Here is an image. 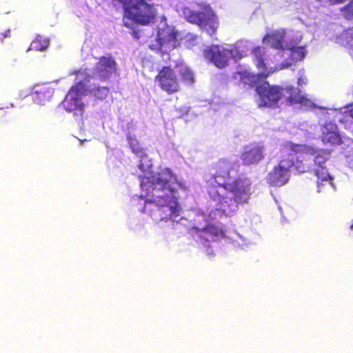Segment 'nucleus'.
I'll return each instance as SVG.
<instances>
[{"label":"nucleus","instance_id":"1","mask_svg":"<svg viewBox=\"0 0 353 353\" xmlns=\"http://www.w3.org/2000/svg\"><path fill=\"white\" fill-rule=\"evenodd\" d=\"M176 176L170 168H164L143 177L141 188L150 198L145 201L142 212L156 220H168L179 215Z\"/></svg>","mask_w":353,"mask_h":353},{"label":"nucleus","instance_id":"2","mask_svg":"<svg viewBox=\"0 0 353 353\" xmlns=\"http://www.w3.org/2000/svg\"><path fill=\"white\" fill-rule=\"evenodd\" d=\"M188 85L194 83V74L188 66H182L178 70V74L170 66H163L157 72L154 81L160 89L168 95L179 92L181 90V82Z\"/></svg>","mask_w":353,"mask_h":353},{"label":"nucleus","instance_id":"3","mask_svg":"<svg viewBox=\"0 0 353 353\" xmlns=\"http://www.w3.org/2000/svg\"><path fill=\"white\" fill-rule=\"evenodd\" d=\"M123 7L125 16L137 24L148 26L153 23L157 10L152 0H117Z\"/></svg>","mask_w":353,"mask_h":353},{"label":"nucleus","instance_id":"4","mask_svg":"<svg viewBox=\"0 0 353 353\" xmlns=\"http://www.w3.org/2000/svg\"><path fill=\"white\" fill-rule=\"evenodd\" d=\"M241 181L240 179H235L230 181L229 173L228 171H222L216 174L208 181L207 191L210 198L223 204L226 203V194L230 192L236 196L241 192Z\"/></svg>","mask_w":353,"mask_h":353},{"label":"nucleus","instance_id":"5","mask_svg":"<svg viewBox=\"0 0 353 353\" xmlns=\"http://www.w3.org/2000/svg\"><path fill=\"white\" fill-rule=\"evenodd\" d=\"M283 150L288 152L285 158L291 169L299 174L313 172L310 145L287 141Z\"/></svg>","mask_w":353,"mask_h":353},{"label":"nucleus","instance_id":"6","mask_svg":"<svg viewBox=\"0 0 353 353\" xmlns=\"http://www.w3.org/2000/svg\"><path fill=\"white\" fill-rule=\"evenodd\" d=\"M310 150L312 161L313 163V173L317 177V191L321 192L324 187L332 185L333 178L330 174L325 163L330 158V153L328 150L317 148L310 145Z\"/></svg>","mask_w":353,"mask_h":353},{"label":"nucleus","instance_id":"7","mask_svg":"<svg viewBox=\"0 0 353 353\" xmlns=\"http://www.w3.org/2000/svg\"><path fill=\"white\" fill-rule=\"evenodd\" d=\"M205 57L219 68H223L228 65L231 57L235 61H240L243 57L239 48L236 45L226 48L221 45H212L204 50Z\"/></svg>","mask_w":353,"mask_h":353},{"label":"nucleus","instance_id":"8","mask_svg":"<svg viewBox=\"0 0 353 353\" xmlns=\"http://www.w3.org/2000/svg\"><path fill=\"white\" fill-rule=\"evenodd\" d=\"M252 53L255 65L261 72L253 74L244 71V84L254 88L256 93H257V88L263 85L264 82H268L266 79L276 70V69L273 70H268L264 61L265 52L262 48L256 47L254 48Z\"/></svg>","mask_w":353,"mask_h":353},{"label":"nucleus","instance_id":"9","mask_svg":"<svg viewBox=\"0 0 353 353\" xmlns=\"http://www.w3.org/2000/svg\"><path fill=\"white\" fill-rule=\"evenodd\" d=\"M283 92V87L264 82L257 88L258 106L270 109L279 108Z\"/></svg>","mask_w":353,"mask_h":353},{"label":"nucleus","instance_id":"10","mask_svg":"<svg viewBox=\"0 0 353 353\" xmlns=\"http://www.w3.org/2000/svg\"><path fill=\"white\" fill-rule=\"evenodd\" d=\"M118 74V65L111 55L97 58L93 68V75L100 81H108L113 75Z\"/></svg>","mask_w":353,"mask_h":353},{"label":"nucleus","instance_id":"11","mask_svg":"<svg viewBox=\"0 0 353 353\" xmlns=\"http://www.w3.org/2000/svg\"><path fill=\"white\" fill-rule=\"evenodd\" d=\"M291 168L285 157H283L266 176L267 183L274 187L285 185L291 176Z\"/></svg>","mask_w":353,"mask_h":353},{"label":"nucleus","instance_id":"12","mask_svg":"<svg viewBox=\"0 0 353 353\" xmlns=\"http://www.w3.org/2000/svg\"><path fill=\"white\" fill-rule=\"evenodd\" d=\"M177 32L173 27L163 24L158 28L156 43L150 46L152 50H161L163 48L174 49L177 43Z\"/></svg>","mask_w":353,"mask_h":353},{"label":"nucleus","instance_id":"13","mask_svg":"<svg viewBox=\"0 0 353 353\" xmlns=\"http://www.w3.org/2000/svg\"><path fill=\"white\" fill-rule=\"evenodd\" d=\"M284 92L288 94L285 99V103L287 105H300L301 106L311 108L314 107V103L302 94L301 90L292 85H288L283 88Z\"/></svg>","mask_w":353,"mask_h":353},{"label":"nucleus","instance_id":"14","mask_svg":"<svg viewBox=\"0 0 353 353\" xmlns=\"http://www.w3.org/2000/svg\"><path fill=\"white\" fill-rule=\"evenodd\" d=\"M263 146L257 143L248 145L244 149V165L259 163L264 158Z\"/></svg>","mask_w":353,"mask_h":353},{"label":"nucleus","instance_id":"15","mask_svg":"<svg viewBox=\"0 0 353 353\" xmlns=\"http://www.w3.org/2000/svg\"><path fill=\"white\" fill-rule=\"evenodd\" d=\"M62 103L67 112H74L75 116L82 117L84 112V104L81 99L67 94Z\"/></svg>","mask_w":353,"mask_h":353},{"label":"nucleus","instance_id":"16","mask_svg":"<svg viewBox=\"0 0 353 353\" xmlns=\"http://www.w3.org/2000/svg\"><path fill=\"white\" fill-rule=\"evenodd\" d=\"M290 59L291 62H283L280 63L275 69L276 70H283L289 68L292 65V63H296L297 61H301L304 59L306 54V50L305 47L303 46H294L290 48Z\"/></svg>","mask_w":353,"mask_h":353},{"label":"nucleus","instance_id":"17","mask_svg":"<svg viewBox=\"0 0 353 353\" xmlns=\"http://www.w3.org/2000/svg\"><path fill=\"white\" fill-rule=\"evenodd\" d=\"M209 14L208 12L194 11L190 9H185L183 11L184 17L186 21L191 23L196 24L200 27L208 21Z\"/></svg>","mask_w":353,"mask_h":353},{"label":"nucleus","instance_id":"18","mask_svg":"<svg viewBox=\"0 0 353 353\" xmlns=\"http://www.w3.org/2000/svg\"><path fill=\"white\" fill-rule=\"evenodd\" d=\"M34 94L35 99L40 103H43L46 101L52 98L54 94V89L48 83H43L37 85L34 87Z\"/></svg>","mask_w":353,"mask_h":353},{"label":"nucleus","instance_id":"19","mask_svg":"<svg viewBox=\"0 0 353 353\" xmlns=\"http://www.w3.org/2000/svg\"><path fill=\"white\" fill-rule=\"evenodd\" d=\"M322 140L324 143H328L332 145H339L341 143V139L335 130H328L327 128L323 130Z\"/></svg>","mask_w":353,"mask_h":353},{"label":"nucleus","instance_id":"20","mask_svg":"<svg viewBox=\"0 0 353 353\" xmlns=\"http://www.w3.org/2000/svg\"><path fill=\"white\" fill-rule=\"evenodd\" d=\"M49 46V40L40 34L36 35L35 38L32 41L29 50L36 51L46 50Z\"/></svg>","mask_w":353,"mask_h":353},{"label":"nucleus","instance_id":"21","mask_svg":"<svg viewBox=\"0 0 353 353\" xmlns=\"http://www.w3.org/2000/svg\"><path fill=\"white\" fill-rule=\"evenodd\" d=\"M92 97L97 100H104L107 98L110 93V90L105 86H94L89 90Z\"/></svg>","mask_w":353,"mask_h":353},{"label":"nucleus","instance_id":"22","mask_svg":"<svg viewBox=\"0 0 353 353\" xmlns=\"http://www.w3.org/2000/svg\"><path fill=\"white\" fill-rule=\"evenodd\" d=\"M202 28L205 29L208 34L210 36H212L216 34L217 28H218V21L212 14H209L208 21L203 26H201Z\"/></svg>","mask_w":353,"mask_h":353},{"label":"nucleus","instance_id":"23","mask_svg":"<svg viewBox=\"0 0 353 353\" xmlns=\"http://www.w3.org/2000/svg\"><path fill=\"white\" fill-rule=\"evenodd\" d=\"M86 85L82 81H79L74 83L68 90V94H71L72 97H77L81 99L83 95L85 94Z\"/></svg>","mask_w":353,"mask_h":353},{"label":"nucleus","instance_id":"24","mask_svg":"<svg viewBox=\"0 0 353 353\" xmlns=\"http://www.w3.org/2000/svg\"><path fill=\"white\" fill-rule=\"evenodd\" d=\"M127 140L132 151L138 156L141 157L143 154V149L139 145L137 140L131 134L127 136Z\"/></svg>","mask_w":353,"mask_h":353},{"label":"nucleus","instance_id":"25","mask_svg":"<svg viewBox=\"0 0 353 353\" xmlns=\"http://www.w3.org/2000/svg\"><path fill=\"white\" fill-rule=\"evenodd\" d=\"M269 41L272 48L274 49L283 48V37L279 34H272L269 36Z\"/></svg>","mask_w":353,"mask_h":353},{"label":"nucleus","instance_id":"26","mask_svg":"<svg viewBox=\"0 0 353 353\" xmlns=\"http://www.w3.org/2000/svg\"><path fill=\"white\" fill-rule=\"evenodd\" d=\"M203 231L211 236H219L223 234V232L221 228L214 225H207L203 229Z\"/></svg>","mask_w":353,"mask_h":353},{"label":"nucleus","instance_id":"27","mask_svg":"<svg viewBox=\"0 0 353 353\" xmlns=\"http://www.w3.org/2000/svg\"><path fill=\"white\" fill-rule=\"evenodd\" d=\"M199 38L197 36L188 34L185 37L184 44L187 48H192L198 44Z\"/></svg>","mask_w":353,"mask_h":353},{"label":"nucleus","instance_id":"28","mask_svg":"<svg viewBox=\"0 0 353 353\" xmlns=\"http://www.w3.org/2000/svg\"><path fill=\"white\" fill-rule=\"evenodd\" d=\"M342 10L346 19H351L353 17V0L347 3Z\"/></svg>","mask_w":353,"mask_h":353},{"label":"nucleus","instance_id":"29","mask_svg":"<svg viewBox=\"0 0 353 353\" xmlns=\"http://www.w3.org/2000/svg\"><path fill=\"white\" fill-rule=\"evenodd\" d=\"M224 215L226 216L225 210L215 208L210 211L209 214V217L212 219H216L218 216L221 217Z\"/></svg>","mask_w":353,"mask_h":353},{"label":"nucleus","instance_id":"30","mask_svg":"<svg viewBox=\"0 0 353 353\" xmlns=\"http://www.w3.org/2000/svg\"><path fill=\"white\" fill-rule=\"evenodd\" d=\"M232 79L239 81H243V70H239L232 75Z\"/></svg>","mask_w":353,"mask_h":353},{"label":"nucleus","instance_id":"31","mask_svg":"<svg viewBox=\"0 0 353 353\" xmlns=\"http://www.w3.org/2000/svg\"><path fill=\"white\" fill-rule=\"evenodd\" d=\"M331 5H336L343 3L345 0H328Z\"/></svg>","mask_w":353,"mask_h":353},{"label":"nucleus","instance_id":"32","mask_svg":"<svg viewBox=\"0 0 353 353\" xmlns=\"http://www.w3.org/2000/svg\"><path fill=\"white\" fill-rule=\"evenodd\" d=\"M132 35L136 39H139L140 38V34L139 31L133 30Z\"/></svg>","mask_w":353,"mask_h":353},{"label":"nucleus","instance_id":"33","mask_svg":"<svg viewBox=\"0 0 353 353\" xmlns=\"http://www.w3.org/2000/svg\"><path fill=\"white\" fill-rule=\"evenodd\" d=\"M297 83L299 85H302L304 83L303 79L301 77L299 78L298 81H297Z\"/></svg>","mask_w":353,"mask_h":353},{"label":"nucleus","instance_id":"34","mask_svg":"<svg viewBox=\"0 0 353 353\" xmlns=\"http://www.w3.org/2000/svg\"><path fill=\"white\" fill-rule=\"evenodd\" d=\"M349 115L350 116V117L353 118V105H351L349 110Z\"/></svg>","mask_w":353,"mask_h":353},{"label":"nucleus","instance_id":"35","mask_svg":"<svg viewBox=\"0 0 353 353\" xmlns=\"http://www.w3.org/2000/svg\"><path fill=\"white\" fill-rule=\"evenodd\" d=\"M79 72H80V70H78V71H75L74 73V74H79Z\"/></svg>","mask_w":353,"mask_h":353}]
</instances>
